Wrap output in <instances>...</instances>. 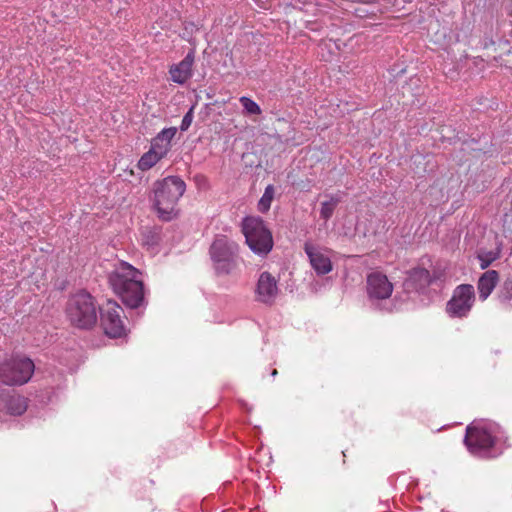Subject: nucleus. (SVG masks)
I'll list each match as a JSON object with an SVG mask.
<instances>
[{
    "label": "nucleus",
    "instance_id": "f257e3e1",
    "mask_svg": "<svg viewBox=\"0 0 512 512\" xmlns=\"http://www.w3.org/2000/svg\"><path fill=\"white\" fill-rule=\"evenodd\" d=\"M109 283L127 307L136 309L144 304V285L141 272L132 265L121 262L116 270L109 275Z\"/></svg>",
    "mask_w": 512,
    "mask_h": 512
},
{
    "label": "nucleus",
    "instance_id": "f03ea898",
    "mask_svg": "<svg viewBox=\"0 0 512 512\" xmlns=\"http://www.w3.org/2000/svg\"><path fill=\"white\" fill-rule=\"evenodd\" d=\"M186 190L185 182L178 176H168L154 183L153 206L162 221L177 217L176 206Z\"/></svg>",
    "mask_w": 512,
    "mask_h": 512
},
{
    "label": "nucleus",
    "instance_id": "7ed1b4c3",
    "mask_svg": "<svg viewBox=\"0 0 512 512\" xmlns=\"http://www.w3.org/2000/svg\"><path fill=\"white\" fill-rule=\"evenodd\" d=\"M238 244L224 235H217L209 248V255L217 275H229L238 266Z\"/></svg>",
    "mask_w": 512,
    "mask_h": 512
},
{
    "label": "nucleus",
    "instance_id": "20e7f679",
    "mask_svg": "<svg viewBox=\"0 0 512 512\" xmlns=\"http://www.w3.org/2000/svg\"><path fill=\"white\" fill-rule=\"evenodd\" d=\"M66 314L71 324L82 329L94 326L98 318L94 298L85 291L73 295L68 300Z\"/></svg>",
    "mask_w": 512,
    "mask_h": 512
},
{
    "label": "nucleus",
    "instance_id": "39448f33",
    "mask_svg": "<svg viewBox=\"0 0 512 512\" xmlns=\"http://www.w3.org/2000/svg\"><path fill=\"white\" fill-rule=\"evenodd\" d=\"M242 231L249 248L258 255L265 256L273 248L271 231L260 217H246L242 222Z\"/></svg>",
    "mask_w": 512,
    "mask_h": 512
},
{
    "label": "nucleus",
    "instance_id": "423d86ee",
    "mask_svg": "<svg viewBox=\"0 0 512 512\" xmlns=\"http://www.w3.org/2000/svg\"><path fill=\"white\" fill-rule=\"evenodd\" d=\"M35 370L33 361L24 356H16L0 363V382L5 385H23L27 383Z\"/></svg>",
    "mask_w": 512,
    "mask_h": 512
},
{
    "label": "nucleus",
    "instance_id": "0eeeda50",
    "mask_svg": "<svg viewBox=\"0 0 512 512\" xmlns=\"http://www.w3.org/2000/svg\"><path fill=\"white\" fill-rule=\"evenodd\" d=\"M474 302V287L470 284H461L453 290L445 310L451 318H465L469 315Z\"/></svg>",
    "mask_w": 512,
    "mask_h": 512
},
{
    "label": "nucleus",
    "instance_id": "6e6552de",
    "mask_svg": "<svg viewBox=\"0 0 512 512\" xmlns=\"http://www.w3.org/2000/svg\"><path fill=\"white\" fill-rule=\"evenodd\" d=\"M122 307L113 300H108L100 308L101 325L105 333L112 338L121 337L124 334V324L122 321Z\"/></svg>",
    "mask_w": 512,
    "mask_h": 512
},
{
    "label": "nucleus",
    "instance_id": "1a4fd4ad",
    "mask_svg": "<svg viewBox=\"0 0 512 512\" xmlns=\"http://www.w3.org/2000/svg\"><path fill=\"white\" fill-rule=\"evenodd\" d=\"M464 443L471 453L478 454L494 445V437L486 429L468 426Z\"/></svg>",
    "mask_w": 512,
    "mask_h": 512
},
{
    "label": "nucleus",
    "instance_id": "9d476101",
    "mask_svg": "<svg viewBox=\"0 0 512 512\" xmlns=\"http://www.w3.org/2000/svg\"><path fill=\"white\" fill-rule=\"evenodd\" d=\"M393 292V284L387 276L380 272H373L367 276V293L371 300L388 299Z\"/></svg>",
    "mask_w": 512,
    "mask_h": 512
},
{
    "label": "nucleus",
    "instance_id": "9b49d317",
    "mask_svg": "<svg viewBox=\"0 0 512 512\" xmlns=\"http://www.w3.org/2000/svg\"><path fill=\"white\" fill-rule=\"evenodd\" d=\"M278 292L279 289L275 277L267 271L262 272L259 276L255 289L257 301L264 304H272L274 303Z\"/></svg>",
    "mask_w": 512,
    "mask_h": 512
},
{
    "label": "nucleus",
    "instance_id": "f8f14e48",
    "mask_svg": "<svg viewBox=\"0 0 512 512\" xmlns=\"http://www.w3.org/2000/svg\"><path fill=\"white\" fill-rule=\"evenodd\" d=\"M27 399L14 392L0 391V411L20 416L27 410Z\"/></svg>",
    "mask_w": 512,
    "mask_h": 512
},
{
    "label": "nucleus",
    "instance_id": "ddd939ff",
    "mask_svg": "<svg viewBox=\"0 0 512 512\" xmlns=\"http://www.w3.org/2000/svg\"><path fill=\"white\" fill-rule=\"evenodd\" d=\"M304 251L307 254L312 268L318 275H325L332 271V262L321 249L310 242L304 244Z\"/></svg>",
    "mask_w": 512,
    "mask_h": 512
},
{
    "label": "nucleus",
    "instance_id": "4468645a",
    "mask_svg": "<svg viewBox=\"0 0 512 512\" xmlns=\"http://www.w3.org/2000/svg\"><path fill=\"white\" fill-rule=\"evenodd\" d=\"M433 283L430 272L425 268H414L408 272L403 283L406 292H422Z\"/></svg>",
    "mask_w": 512,
    "mask_h": 512
},
{
    "label": "nucleus",
    "instance_id": "2eb2a0df",
    "mask_svg": "<svg viewBox=\"0 0 512 512\" xmlns=\"http://www.w3.org/2000/svg\"><path fill=\"white\" fill-rule=\"evenodd\" d=\"M194 52L190 51L178 64L171 66L169 74L171 80L177 84H184L192 76Z\"/></svg>",
    "mask_w": 512,
    "mask_h": 512
},
{
    "label": "nucleus",
    "instance_id": "dca6fc26",
    "mask_svg": "<svg viewBox=\"0 0 512 512\" xmlns=\"http://www.w3.org/2000/svg\"><path fill=\"white\" fill-rule=\"evenodd\" d=\"M499 281V273L496 270H488L483 273L477 283L479 298L486 300Z\"/></svg>",
    "mask_w": 512,
    "mask_h": 512
},
{
    "label": "nucleus",
    "instance_id": "f3484780",
    "mask_svg": "<svg viewBox=\"0 0 512 512\" xmlns=\"http://www.w3.org/2000/svg\"><path fill=\"white\" fill-rule=\"evenodd\" d=\"M176 133L177 129L175 127L163 129L155 138H153L151 146L159 151V154L166 156L171 148V140L174 138Z\"/></svg>",
    "mask_w": 512,
    "mask_h": 512
},
{
    "label": "nucleus",
    "instance_id": "a211bd4d",
    "mask_svg": "<svg viewBox=\"0 0 512 512\" xmlns=\"http://www.w3.org/2000/svg\"><path fill=\"white\" fill-rule=\"evenodd\" d=\"M163 157L165 156L163 154H159V151H157L151 146L149 151H147L141 156L137 166L142 171L149 170Z\"/></svg>",
    "mask_w": 512,
    "mask_h": 512
},
{
    "label": "nucleus",
    "instance_id": "6ab92c4d",
    "mask_svg": "<svg viewBox=\"0 0 512 512\" xmlns=\"http://www.w3.org/2000/svg\"><path fill=\"white\" fill-rule=\"evenodd\" d=\"M142 242L148 247H154L161 240V227L146 226L141 231Z\"/></svg>",
    "mask_w": 512,
    "mask_h": 512
},
{
    "label": "nucleus",
    "instance_id": "aec40b11",
    "mask_svg": "<svg viewBox=\"0 0 512 512\" xmlns=\"http://www.w3.org/2000/svg\"><path fill=\"white\" fill-rule=\"evenodd\" d=\"M340 202L341 197L339 195L331 196L330 200L322 202L320 209V217L325 221L329 220L332 217L336 206Z\"/></svg>",
    "mask_w": 512,
    "mask_h": 512
},
{
    "label": "nucleus",
    "instance_id": "412c9836",
    "mask_svg": "<svg viewBox=\"0 0 512 512\" xmlns=\"http://www.w3.org/2000/svg\"><path fill=\"white\" fill-rule=\"evenodd\" d=\"M275 189L273 185H268L258 202V210L262 213L267 212L270 209L272 200L274 198Z\"/></svg>",
    "mask_w": 512,
    "mask_h": 512
},
{
    "label": "nucleus",
    "instance_id": "4be33fe9",
    "mask_svg": "<svg viewBox=\"0 0 512 512\" xmlns=\"http://www.w3.org/2000/svg\"><path fill=\"white\" fill-rule=\"evenodd\" d=\"M239 101L243 107L245 114H248V115L261 114L262 110H261L260 106L251 98H249L247 96H242V97H240Z\"/></svg>",
    "mask_w": 512,
    "mask_h": 512
},
{
    "label": "nucleus",
    "instance_id": "5701e85b",
    "mask_svg": "<svg viewBox=\"0 0 512 512\" xmlns=\"http://www.w3.org/2000/svg\"><path fill=\"white\" fill-rule=\"evenodd\" d=\"M500 257V251H482L478 254L480 268L486 269L492 262Z\"/></svg>",
    "mask_w": 512,
    "mask_h": 512
},
{
    "label": "nucleus",
    "instance_id": "b1692460",
    "mask_svg": "<svg viewBox=\"0 0 512 512\" xmlns=\"http://www.w3.org/2000/svg\"><path fill=\"white\" fill-rule=\"evenodd\" d=\"M497 295L501 302H508L512 299V277H508L503 282Z\"/></svg>",
    "mask_w": 512,
    "mask_h": 512
},
{
    "label": "nucleus",
    "instance_id": "393cba45",
    "mask_svg": "<svg viewBox=\"0 0 512 512\" xmlns=\"http://www.w3.org/2000/svg\"><path fill=\"white\" fill-rule=\"evenodd\" d=\"M192 120H193V108H190L189 111L184 115V117L182 119L180 129L182 131H186L190 127Z\"/></svg>",
    "mask_w": 512,
    "mask_h": 512
},
{
    "label": "nucleus",
    "instance_id": "a878e982",
    "mask_svg": "<svg viewBox=\"0 0 512 512\" xmlns=\"http://www.w3.org/2000/svg\"><path fill=\"white\" fill-rule=\"evenodd\" d=\"M432 279H433V283H435L436 281L438 280H441L442 278V273L440 272H434L433 275H431Z\"/></svg>",
    "mask_w": 512,
    "mask_h": 512
},
{
    "label": "nucleus",
    "instance_id": "bb28decb",
    "mask_svg": "<svg viewBox=\"0 0 512 512\" xmlns=\"http://www.w3.org/2000/svg\"><path fill=\"white\" fill-rule=\"evenodd\" d=\"M277 374V370H273L272 376H275Z\"/></svg>",
    "mask_w": 512,
    "mask_h": 512
}]
</instances>
